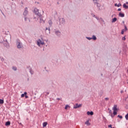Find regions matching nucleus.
<instances>
[{
  "mask_svg": "<svg viewBox=\"0 0 128 128\" xmlns=\"http://www.w3.org/2000/svg\"><path fill=\"white\" fill-rule=\"evenodd\" d=\"M96 18H97V20H99L98 18L96 17Z\"/></svg>",
  "mask_w": 128,
  "mask_h": 128,
  "instance_id": "nucleus-43",
  "label": "nucleus"
},
{
  "mask_svg": "<svg viewBox=\"0 0 128 128\" xmlns=\"http://www.w3.org/2000/svg\"><path fill=\"white\" fill-rule=\"evenodd\" d=\"M112 128H114V127H113V128H112Z\"/></svg>",
  "mask_w": 128,
  "mask_h": 128,
  "instance_id": "nucleus-46",
  "label": "nucleus"
},
{
  "mask_svg": "<svg viewBox=\"0 0 128 128\" xmlns=\"http://www.w3.org/2000/svg\"><path fill=\"white\" fill-rule=\"evenodd\" d=\"M123 8H128V6H126V4H124Z\"/></svg>",
  "mask_w": 128,
  "mask_h": 128,
  "instance_id": "nucleus-15",
  "label": "nucleus"
},
{
  "mask_svg": "<svg viewBox=\"0 0 128 128\" xmlns=\"http://www.w3.org/2000/svg\"><path fill=\"white\" fill-rule=\"evenodd\" d=\"M108 110H109V113H110V114H112V110H110L109 108L108 109Z\"/></svg>",
  "mask_w": 128,
  "mask_h": 128,
  "instance_id": "nucleus-28",
  "label": "nucleus"
},
{
  "mask_svg": "<svg viewBox=\"0 0 128 128\" xmlns=\"http://www.w3.org/2000/svg\"><path fill=\"white\" fill-rule=\"evenodd\" d=\"M122 40H126V36H123V38H122Z\"/></svg>",
  "mask_w": 128,
  "mask_h": 128,
  "instance_id": "nucleus-29",
  "label": "nucleus"
},
{
  "mask_svg": "<svg viewBox=\"0 0 128 128\" xmlns=\"http://www.w3.org/2000/svg\"><path fill=\"white\" fill-rule=\"evenodd\" d=\"M30 72L32 74H34V70H32L30 69Z\"/></svg>",
  "mask_w": 128,
  "mask_h": 128,
  "instance_id": "nucleus-22",
  "label": "nucleus"
},
{
  "mask_svg": "<svg viewBox=\"0 0 128 128\" xmlns=\"http://www.w3.org/2000/svg\"><path fill=\"white\" fill-rule=\"evenodd\" d=\"M122 92H123V91H121V93L122 94Z\"/></svg>",
  "mask_w": 128,
  "mask_h": 128,
  "instance_id": "nucleus-45",
  "label": "nucleus"
},
{
  "mask_svg": "<svg viewBox=\"0 0 128 128\" xmlns=\"http://www.w3.org/2000/svg\"><path fill=\"white\" fill-rule=\"evenodd\" d=\"M87 114L88 115H91V116H92V115H94V112L92 111H91V112H90L89 111H88L87 112Z\"/></svg>",
  "mask_w": 128,
  "mask_h": 128,
  "instance_id": "nucleus-11",
  "label": "nucleus"
},
{
  "mask_svg": "<svg viewBox=\"0 0 128 128\" xmlns=\"http://www.w3.org/2000/svg\"><path fill=\"white\" fill-rule=\"evenodd\" d=\"M123 23L124 24V22H123Z\"/></svg>",
  "mask_w": 128,
  "mask_h": 128,
  "instance_id": "nucleus-47",
  "label": "nucleus"
},
{
  "mask_svg": "<svg viewBox=\"0 0 128 128\" xmlns=\"http://www.w3.org/2000/svg\"><path fill=\"white\" fill-rule=\"evenodd\" d=\"M36 42L38 46H43L44 44V42L40 40V38H38V40H37Z\"/></svg>",
  "mask_w": 128,
  "mask_h": 128,
  "instance_id": "nucleus-1",
  "label": "nucleus"
},
{
  "mask_svg": "<svg viewBox=\"0 0 128 128\" xmlns=\"http://www.w3.org/2000/svg\"><path fill=\"white\" fill-rule=\"evenodd\" d=\"M118 117H119V118H120V119L122 118V116H120V115H118Z\"/></svg>",
  "mask_w": 128,
  "mask_h": 128,
  "instance_id": "nucleus-32",
  "label": "nucleus"
},
{
  "mask_svg": "<svg viewBox=\"0 0 128 128\" xmlns=\"http://www.w3.org/2000/svg\"><path fill=\"white\" fill-rule=\"evenodd\" d=\"M117 20V18H114L112 20V22H115Z\"/></svg>",
  "mask_w": 128,
  "mask_h": 128,
  "instance_id": "nucleus-14",
  "label": "nucleus"
},
{
  "mask_svg": "<svg viewBox=\"0 0 128 128\" xmlns=\"http://www.w3.org/2000/svg\"><path fill=\"white\" fill-rule=\"evenodd\" d=\"M105 100H106V101H108V100H109V98H105Z\"/></svg>",
  "mask_w": 128,
  "mask_h": 128,
  "instance_id": "nucleus-36",
  "label": "nucleus"
},
{
  "mask_svg": "<svg viewBox=\"0 0 128 128\" xmlns=\"http://www.w3.org/2000/svg\"><path fill=\"white\" fill-rule=\"evenodd\" d=\"M127 98H128V96Z\"/></svg>",
  "mask_w": 128,
  "mask_h": 128,
  "instance_id": "nucleus-49",
  "label": "nucleus"
},
{
  "mask_svg": "<svg viewBox=\"0 0 128 128\" xmlns=\"http://www.w3.org/2000/svg\"><path fill=\"white\" fill-rule=\"evenodd\" d=\"M12 69L14 70H16L17 68L16 66H13Z\"/></svg>",
  "mask_w": 128,
  "mask_h": 128,
  "instance_id": "nucleus-24",
  "label": "nucleus"
},
{
  "mask_svg": "<svg viewBox=\"0 0 128 128\" xmlns=\"http://www.w3.org/2000/svg\"><path fill=\"white\" fill-rule=\"evenodd\" d=\"M24 94H25V98H28V96H27V93H26V92H24Z\"/></svg>",
  "mask_w": 128,
  "mask_h": 128,
  "instance_id": "nucleus-23",
  "label": "nucleus"
},
{
  "mask_svg": "<svg viewBox=\"0 0 128 128\" xmlns=\"http://www.w3.org/2000/svg\"><path fill=\"white\" fill-rule=\"evenodd\" d=\"M119 16H121V18H124V14H122V12H120Z\"/></svg>",
  "mask_w": 128,
  "mask_h": 128,
  "instance_id": "nucleus-13",
  "label": "nucleus"
},
{
  "mask_svg": "<svg viewBox=\"0 0 128 128\" xmlns=\"http://www.w3.org/2000/svg\"><path fill=\"white\" fill-rule=\"evenodd\" d=\"M24 20H27V18H26V17L24 18Z\"/></svg>",
  "mask_w": 128,
  "mask_h": 128,
  "instance_id": "nucleus-41",
  "label": "nucleus"
},
{
  "mask_svg": "<svg viewBox=\"0 0 128 128\" xmlns=\"http://www.w3.org/2000/svg\"><path fill=\"white\" fill-rule=\"evenodd\" d=\"M24 96H25L24 93V94H22V95H21V97H22V98L24 97Z\"/></svg>",
  "mask_w": 128,
  "mask_h": 128,
  "instance_id": "nucleus-31",
  "label": "nucleus"
},
{
  "mask_svg": "<svg viewBox=\"0 0 128 128\" xmlns=\"http://www.w3.org/2000/svg\"><path fill=\"white\" fill-rule=\"evenodd\" d=\"M55 34L57 35V36H60V34H61V32L60 30H56L55 32Z\"/></svg>",
  "mask_w": 128,
  "mask_h": 128,
  "instance_id": "nucleus-10",
  "label": "nucleus"
},
{
  "mask_svg": "<svg viewBox=\"0 0 128 128\" xmlns=\"http://www.w3.org/2000/svg\"><path fill=\"white\" fill-rule=\"evenodd\" d=\"M100 20H102V22H104L103 18H100Z\"/></svg>",
  "mask_w": 128,
  "mask_h": 128,
  "instance_id": "nucleus-38",
  "label": "nucleus"
},
{
  "mask_svg": "<svg viewBox=\"0 0 128 128\" xmlns=\"http://www.w3.org/2000/svg\"><path fill=\"white\" fill-rule=\"evenodd\" d=\"M92 38L93 39V40H96V36H92Z\"/></svg>",
  "mask_w": 128,
  "mask_h": 128,
  "instance_id": "nucleus-21",
  "label": "nucleus"
},
{
  "mask_svg": "<svg viewBox=\"0 0 128 128\" xmlns=\"http://www.w3.org/2000/svg\"><path fill=\"white\" fill-rule=\"evenodd\" d=\"M16 44H17V48H22L23 46V44L22 42H18Z\"/></svg>",
  "mask_w": 128,
  "mask_h": 128,
  "instance_id": "nucleus-5",
  "label": "nucleus"
},
{
  "mask_svg": "<svg viewBox=\"0 0 128 128\" xmlns=\"http://www.w3.org/2000/svg\"><path fill=\"white\" fill-rule=\"evenodd\" d=\"M125 118H126V120H128V114L126 115Z\"/></svg>",
  "mask_w": 128,
  "mask_h": 128,
  "instance_id": "nucleus-26",
  "label": "nucleus"
},
{
  "mask_svg": "<svg viewBox=\"0 0 128 128\" xmlns=\"http://www.w3.org/2000/svg\"><path fill=\"white\" fill-rule=\"evenodd\" d=\"M112 110L114 111V115H117V112L118 110V106L117 105H114L113 108H112Z\"/></svg>",
  "mask_w": 128,
  "mask_h": 128,
  "instance_id": "nucleus-2",
  "label": "nucleus"
},
{
  "mask_svg": "<svg viewBox=\"0 0 128 128\" xmlns=\"http://www.w3.org/2000/svg\"><path fill=\"white\" fill-rule=\"evenodd\" d=\"M34 12L38 16H41V14H40V12H39V10H38V8H35L34 9Z\"/></svg>",
  "mask_w": 128,
  "mask_h": 128,
  "instance_id": "nucleus-4",
  "label": "nucleus"
},
{
  "mask_svg": "<svg viewBox=\"0 0 128 128\" xmlns=\"http://www.w3.org/2000/svg\"><path fill=\"white\" fill-rule=\"evenodd\" d=\"M126 4H128V2H126Z\"/></svg>",
  "mask_w": 128,
  "mask_h": 128,
  "instance_id": "nucleus-44",
  "label": "nucleus"
},
{
  "mask_svg": "<svg viewBox=\"0 0 128 128\" xmlns=\"http://www.w3.org/2000/svg\"><path fill=\"white\" fill-rule=\"evenodd\" d=\"M87 38L90 40H92V38L88 37Z\"/></svg>",
  "mask_w": 128,
  "mask_h": 128,
  "instance_id": "nucleus-34",
  "label": "nucleus"
},
{
  "mask_svg": "<svg viewBox=\"0 0 128 128\" xmlns=\"http://www.w3.org/2000/svg\"><path fill=\"white\" fill-rule=\"evenodd\" d=\"M59 21H60V24L61 26L64 24L66 22V20L64 18H60Z\"/></svg>",
  "mask_w": 128,
  "mask_h": 128,
  "instance_id": "nucleus-3",
  "label": "nucleus"
},
{
  "mask_svg": "<svg viewBox=\"0 0 128 128\" xmlns=\"http://www.w3.org/2000/svg\"><path fill=\"white\" fill-rule=\"evenodd\" d=\"M4 100L0 99V104H4Z\"/></svg>",
  "mask_w": 128,
  "mask_h": 128,
  "instance_id": "nucleus-20",
  "label": "nucleus"
},
{
  "mask_svg": "<svg viewBox=\"0 0 128 128\" xmlns=\"http://www.w3.org/2000/svg\"><path fill=\"white\" fill-rule=\"evenodd\" d=\"M108 128H112V125H108Z\"/></svg>",
  "mask_w": 128,
  "mask_h": 128,
  "instance_id": "nucleus-35",
  "label": "nucleus"
},
{
  "mask_svg": "<svg viewBox=\"0 0 128 128\" xmlns=\"http://www.w3.org/2000/svg\"><path fill=\"white\" fill-rule=\"evenodd\" d=\"M1 60H2V61L4 60V58H1Z\"/></svg>",
  "mask_w": 128,
  "mask_h": 128,
  "instance_id": "nucleus-37",
  "label": "nucleus"
},
{
  "mask_svg": "<svg viewBox=\"0 0 128 128\" xmlns=\"http://www.w3.org/2000/svg\"><path fill=\"white\" fill-rule=\"evenodd\" d=\"M47 124H48L47 122H44L43 123V124H42L43 127H46Z\"/></svg>",
  "mask_w": 128,
  "mask_h": 128,
  "instance_id": "nucleus-18",
  "label": "nucleus"
},
{
  "mask_svg": "<svg viewBox=\"0 0 128 128\" xmlns=\"http://www.w3.org/2000/svg\"><path fill=\"white\" fill-rule=\"evenodd\" d=\"M45 32L46 34H50V28H46Z\"/></svg>",
  "mask_w": 128,
  "mask_h": 128,
  "instance_id": "nucleus-9",
  "label": "nucleus"
},
{
  "mask_svg": "<svg viewBox=\"0 0 128 128\" xmlns=\"http://www.w3.org/2000/svg\"><path fill=\"white\" fill-rule=\"evenodd\" d=\"M122 6V4H117V6L119 7L120 6Z\"/></svg>",
  "mask_w": 128,
  "mask_h": 128,
  "instance_id": "nucleus-30",
  "label": "nucleus"
},
{
  "mask_svg": "<svg viewBox=\"0 0 128 128\" xmlns=\"http://www.w3.org/2000/svg\"><path fill=\"white\" fill-rule=\"evenodd\" d=\"M85 124L86 125H87V126H90V123L89 120H87V121H86V122H85Z\"/></svg>",
  "mask_w": 128,
  "mask_h": 128,
  "instance_id": "nucleus-12",
  "label": "nucleus"
},
{
  "mask_svg": "<svg viewBox=\"0 0 128 128\" xmlns=\"http://www.w3.org/2000/svg\"><path fill=\"white\" fill-rule=\"evenodd\" d=\"M121 10V8H118V11H120Z\"/></svg>",
  "mask_w": 128,
  "mask_h": 128,
  "instance_id": "nucleus-39",
  "label": "nucleus"
},
{
  "mask_svg": "<svg viewBox=\"0 0 128 128\" xmlns=\"http://www.w3.org/2000/svg\"><path fill=\"white\" fill-rule=\"evenodd\" d=\"M28 14V8H25V10L24 11V12H23V14H24V16H26Z\"/></svg>",
  "mask_w": 128,
  "mask_h": 128,
  "instance_id": "nucleus-8",
  "label": "nucleus"
},
{
  "mask_svg": "<svg viewBox=\"0 0 128 128\" xmlns=\"http://www.w3.org/2000/svg\"><path fill=\"white\" fill-rule=\"evenodd\" d=\"M115 6H118L117 4H115Z\"/></svg>",
  "mask_w": 128,
  "mask_h": 128,
  "instance_id": "nucleus-40",
  "label": "nucleus"
},
{
  "mask_svg": "<svg viewBox=\"0 0 128 128\" xmlns=\"http://www.w3.org/2000/svg\"><path fill=\"white\" fill-rule=\"evenodd\" d=\"M40 22H44V20H42V18H40Z\"/></svg>",
  "mask_w": 128,
  "mask_h": 128,
  "instance_id": "nucleus-19",
  "label": "nucleus"
},
{
  "mask_svg": "<svg viewBox=\"0 0 128 128\" xmlns=\"http://www.w3.org/2000/svg\"><path fill=\"white\" fill-rule=\"evenodd\" d=\"M94 4H97V6H98L99 8L100 6V4H99V0H94Z\"/></svg>",
  "mask_w": 128,
  "mask_h": 128,
  "instance_id": "nucleus-6",
  "label": "nucleus"
},
{
  "mask_svg": "<svg viewBox=\"0 0 128 128\" xmlns=\"http://www.w3.org/2000/svg\"><path fill=\"white\" fill-rule=\"evenodd\" d=\"M68 107H70V106H68V105H66V107H65L66 110H67V109H68Z\"/></svg>",
  "mask_w": 128,
  "mask_h": 128,
  "instance_id": "nucleus-27",
  "label": "nucleus"
},
{
  "mask_svg": "<svg viewBox=\"0 0 128 128\" xmlns=\"http://www.w3.org/2000/svg\"><path fill=\"white\" fill-rule=\"evenodd\" d=\"M48 22L50 26H51L52 24V20H48Z\"/></svg>",
  "mask_w": 128,
  "mask_h": 128,
  "instance_id": "nucleus-17",
  "label": "nucleus"
},
{
  "mask_svg": "<svg viewBox=\"0 0 128 128\" xmlns=\"http://www.w3.org/2000/svg\"><path fill=\"white\" fill-rule=\"evenodd\" d=\"M6 42H8L7 40H6Z\"/></svg>",
  "mask_w": 128,
  "mask_h": 128,
  "instance_id": "nucleus-48",
  "label": "nucleus"
},
{
  "mask_svg": "<svg viewBox=\"0 0 128 128\" xmlns=\"http://www.w3.org/2000/svg\"><path fill=\"white\" fill-rule=\"evenodd\" d=\"M6 126H9L10 125V121L6 122Z\"/></svg>",
  "mask_w": 128,
  "mask_h": 128,
  "instance_id": "nucleus-16",
  "label": "nucleus"
},
{
  "mask_svg": "<svg viewBox=\"0 0 128 128\" xmlns=\"http://www.w3.org/2000/svg\"><path fill=\"white\" fill-rule=\"evenodd\" d=\"M57 100H60V98H58Z\"/></svg>",
  "mask_w": 128,
  "mask_h": 128,
  "instance_id": "nucleus-42",
  "label": "nucleus"
},
{
  "mask_svg": "<svg viewBox=\"0 0 128 128\" xmlns=\"http://www.w3.org/2000/svg\"><path fill=\"white\" fill-rule=\"evenodd\" d=\"M82 104H80V105H78V104H76V106H74V109H77L78 108L82 107Z\"/></svg>",
  "mask_w": 128,
  "mask_h": 128,
  "instance_id": "nucleus-7",
  "label": "nucleus"
},
{
  "mask_svg": "<svg viewBox=\"0 0 128 128\" xmlns=\"http://www.w3.org/2000/svg\"><path fill=\"white\" fill-rule=\"evenodd\" d=\"M124 30L123 29L121 31V34H124Z\"/></svg>",
  "mask_w": 128,
  "mask_h": 128,
  "instance_id": "nucleus-25",
  "label": "nucleus"
},
{
  "mask_svg": "<svg viewBox=\"0 0 128 128\" xmlns=\"http://www.w3.org/2000/svg\"><path fill=\"white\" fill-rule=\"evenodd\" d=\"M128 28H127V26H125V29L124 30L126 31L127 30Z\"/></svg>",
  "mask_w": 128,
  "mask_h": 128,
  "instance_id": "nucleus-33",
  "label": "nucleus"
}]
</instances>
